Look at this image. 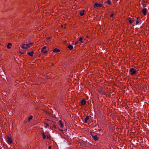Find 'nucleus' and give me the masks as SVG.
Returning <instances> with one entry per match:
<instances>
[{
  "instance_id": "f257e3e1",
  "label": "nucleus",
  "mask_w": 149,
  "mask_h": 149,
  "mask_svg": "<svg viewBox=\"0 0 149 149\" xmlns=\"http://www.w3.org/2000/svg\"><path fill=\"white\" fill-rule=\"evenodd\" d=\"M33 45V43L31 42L29 43H28L26 44H23L22 45L21 47L22 49H26L30 47Z\"/></svg>"
},
{
  "instance_id": "f03ea898",
  "label": "nucleus",
  "mask_w": 149,
  "mask_h": 149,
  "mask_svg": "<svg viewBox=\"0 0 149 149\" xmlns=\"http://www.w3.org/2000/svg\"><path fill=\"white\" fill-rule=\"evenodd\" d=\"M136 70L134 68H131L130 69L129 73L131 75H133L136 73Z\"/></svg>"
},
{
  "instance_id": "7ed1b4c3",
  "label": "nucleus",
  "mask_w": 149,
  "mask_h": 149,
  "mask_svg": "<svg viewBox=\"0 0 149 149\" xmlns=\"http://www.w3.org/2000/svg\"><path fill=\"white\" fill-rule=\"evenodd\" d=\"M46 48L47 47L46 46L43 47V48L41 49V52L44 53H47V50L46 49Z\"/></svg>"
},
{
  "instance_id": "20e7f679",
  "label": "nucleus",
  "mask_w": 149,
  "mask_h": 149,
  "mask_svg": "<svg viewBox=\"0 0 149 149\" xmlns=\"http://www.w3.org/2000/svg\"><path fill=\"white\" fill-rule=\"evenodd\" d=\"M102 6V4H99L96 3H95L94 4V8L97 7H100Z\"/></svg>"
},
{
  "instance_id": "39448f33",
  "label": "nucleus",
  "mask_w": 149,
  "mask_h": 149,
  "mask_svg": "<svg viewBox=\"0 0 149 149\" xmlns=\"http://www.w3.org/2000/svg\"><path fill=\"white\" fill-rule=\"evenodd\" d=\"M142 12L144 15H146L148 13V10L146 8H143L142 10Z\"/></svg>"
},
{
  "instance_id": "423d86ee",
  "label": "nucleus",
  "mask_w": 149,
  "mask_h": 149,
  "mask_svg": "<svg viewBox=\"0 0 149 149\" xmlns=\"http://www.w3.org/2000/svg\"><path fill=\"white\" fill-rule=\"evenodd\" d=\"M8 139V144H10L12 142V140L11 137L8 136L7 137Z\"/></svg>"
},
{
  "instance_id": "0eeeda50",
  "label": "nucleus",
  "mask_w": 149,
  "mask_h": 149,
  "mask_svg": "<svg viewBox=\"0 0 149 149\" xmlns=\"http://www.w3.org/2000/svg\"><path fill=\"white\" fill-rule=\"evenodd\" d=\"M60 51V49H57V48H55L53 50V52L52 53L53 54L55 53H58Z\"/></svg>"
},
{
  "instance_id": "6e6552de",
  "label": "nucleus",
  "mask_w": 149,
  "mask_h": 149,
  "mask_svg": "<svg viewBox=\"0 0 149 149\" xmlns=\"http://www.w3.org/2000/svg\"><path fill=\"white\" fill-rule=\"evenodd\" d=\"M92 137L94 139L95 141H97L98 139V137H97V135H95V136L92 135Z\"/></svg>"
},
{
  "instance_id": "1a4fd4ad",
  "label": "nucleus",
  "mask_w": 149,
  "mask_h": 149,
  "mask_svg": "<svg viewBox=\"0 0 149 149\" xmlns=\"http://www.w3.org/2000/svg\"><path fill=\"white\" fill-rule=\"evenodd\" d=\"M128 20L129 21V22L130 23H132L134 22V21L133 19H132L131 18L129 17L128 19Z\"/></svg>"
},
{
  "instance_id": "9d476101",
  "label": "nucleus",
  "mask_w": 149,
  "mask_h": 149,
  "mask_svg": "<svg viewBox=\"0 0 149 149\" xmlns=\"http://www.w3.org/2000/svg\"><path fill=\"white\" fill-rule=\"evenodd\" d=\"M84 10H83L80 11V15L81 16H82L84 15Z\"/></svg>"
},
{
  "instance_id": "9b49d317",
  "label": "nucleus",
  "mask_w": 149,
  "mask_h": 149,
  "mask_svg": "<svg viewBox=\"0 0 149 149\" xmlns=\"http://www.w3.org/2000/svg\"><path fill=\"white\" fill-rule=\"evenodd\" d=\"M64 126L63 124L62 123V121L61 120L59 121V126L61 128L63 127Z\"/></svg>"
},
{
  "instance_id": "f8f14e48",
  "label": "nucleus",
  "mask_w": 149,
  "mask_h": 149,
  "mask_svg": "<svg viewBox=\"0 0 149 149\" xmlns=\"http://www.w3.org/2000/svg\"><path fill=\"white\" fill-rule=\"evenodd\" d=\"M68 48L70 50H72L73 49V47L71 45H69L68 46Z\"/></svg>"
},
{
  "instance_id": "ddd939ff",
  "label": "nucleus",
  "mask_w": 149,
  "mask_h": 149,
  "mask_svg": "<svg viewBox=\"0 0 149 149\" xmlns=\"http://www.w3.org/2000/svg\"><path fill=\"white\" fill-rule=\"evenodd\" d=\"M86 103V102L84 100H82L81 102V105H84Z\"/></svg>"
},
{
  "instance_id": "4468645a",
  "label": "nucleus",
  "mask_w": 149,
  "mask_h": 149,
  "mask_svg": "<svg viewBox=\"0 0 149 149\" xmlns=\"http://www.w3.org/2000/svg\"><path fill=\"white\" fill-rule=\"evenodd\" d=\"M89 119V117L88 116H87L85 119V122L86 123H87L88 120Z\"/></svg>"
},
{
  "instance_id": "2eb2a0df",
  "label": "nucleus",
  "mask_w": 149,
  "mask_h": 149,
  "mask_svg": "<svg viewBox=\"0 0 149 149\" xmlns=\"http://www.w3.org/2000/svg\"><path fill=\"white\" fill-rule=\"evenodd\" d=\"M34 52L33 51H32L31 52H28V54L31 56H32L33 55Z\"/></svg>"
},
{
  "instance_id": "dca6fc26",
  "label": "nucleus",
  "mask_w": 149,
  "mask_h": 149,
  "mask_svg": "<svg viewBox=\"0 0 149 149\" xmlns=\"http://www.w3.org/2000/svg\"><path fill=\"white\" fill-rule=\"evenodd\" d=\"M12 44L11 43H8V44L7 47L8 49H9L10 48V46L12 45Z\"/></svg>"
},
{
  "instance_id": "f3484780",
  "label": "nucleus",
  "mask_w": 149,
  "mask_h": 149,
  "mask_svg": "<svg viewBox=\"0 0 149 149\" xmlns=\"http://www.w3.org/2000/svg\"><path fill=\"white\" fill-rule=\"evenodd\" d=\"M51 40V37H48L47 38L46 41L47 42H49Z\"/></svg>"
},
{
  "instance_id": "a211bd4d",
  "label": "nucleus",
  "mask_w": 149,
  "mask_h": 149,
  "mask_svg": "<svg viewBox=\"0 0 149 149\" xmlns=\"http://www.w3.org/2000/svg\"><path fill=\"white\" fill-rule=\"evenodd\" d=\"M33 116H31L28 119V121H30L33 118Z\"/></svg>"
},
{
  "instance_id": "6ab92c4d",
  "label": "nucleus",
  "mask_w": 149,
  "mask_h": 149,
  "mask_svg": "<svg viewBox=\"0 0 149 149\" xmlns=\"http://www.w3.org/2000/svg\"><path fill=\"white\" fill-rule=\"evenodd\" d=\"M42 134L43 136V139H45L46 138V136L44 133H42Z\"/></svg>"
},
{
  "instance_id": "aec40b11",
  "label": "nucleus",
  "mask_w": 149,
  "mask_h": 149,
  "mask_svg": "<svg viewBox=\"0 0 149 149\" xmlns=\"http://www.w3.org/2000/svg\"><path fill=\"white\" fill-rule=\"evenodd\" d=\"M140 20H139V19L137 18L136 22V24H139L140 23Z\"/></svg>"
},
{
  "instance_id": "412c9836",
  "label": "nucleus",
  "mask_w": 149,
  "mask_h": 149,
  "mask_svg": "<svg viewBox=\"0 0 149 149\" xmlns=\"http://www.w3.org/2000/svg\"><path fill=\"white\" fill-rule=\"evenodd\" d=\"M82 38L81 37H80L79 38V41H81V43H83V42L82 41Z\"/></svg>"
},
{
  "instance_id": "4be33fe9",
  "label": "nucleus",
  "mask_w": 149,
  "mask_h": 149,
  "mask_svg": "<svg viewBox=\"0 0 149 149\" xmlns=\"http://www.w3.org/2000/svg\"><path fill=\"white\" fill-rule=\"evenodd\" d=\"M107 3H108L109 4H110L111 3V1L110 0H107Z\"/></svg>"
},
{
  "instance_id": "5701e85b",
  "label": "nucleus",
  "mask_w": 149,
  "mask_h": 149,
  "mask_svg": "<svg viewBox=\"0 0 149 149\" xmlns=\"http://www.w3.org/2000/svg\"><path fill=\"white\" fill-rule=\"evenodd\" d=\"M49 126V125L47 123L45 124V127L46 128H47Z\"/></svg>"
},
{
  "instance_id": "b1692460",
  "label": "nucleus",
  "mask_w": 149,
  "mask_h": 149,
  "mask_svg": "<svg viewBox=\"0 0 149 149\" xmlns=\"http://www.w3.org/2000/svg\"><path fill=\"white\" fill-rule=\"evenodd\" d=\"M50 136L49 135H47V139H50Z\"/></svg>"
},
{
  "instance_id": "393cba45",
  "label": "nucleus",
  "mask_w": 149,
  "mask_h": 149,
  "mask_svg": "<svg viewBox=\"0 0 149 149\" xmlns=\"http://www.w3.org/2000/svg\"><path fill=\"white\" fill-rule=\"evenodd\" d=\"M113 15H114L113 14V13H112L111 15V17H113Z\"/></svg>"
},
{
  "instance_id": "a878e982",
  "label": "nucleus",
  "mask_w": 149,
  "mask_h": 149,
  "mask_svg": "<svg viewBox=\"0 0 149 149\" xmlns=\"http://www.w3.org/2000/svg\"><path fill=\"white\" fill-rule=\"evenodd\" d=\"M141 3L143 5L144 3V2L143 1H142L141 2Z\"/></svg>"
},
{
  "instance_id": "bb28decb",
  "label": "nucleus",
  "mask_w": 149,
  "mask_h": 149,
  "mask_svg": "<svg viewBox=\"0 0 149 149\" xmlns=\"http://www.w3.org/2000/svg\"><path fill=\"white\" fill-rule=\"evenodd\" d=\"M61 26V27L63 28H65V27L63 25H62Z\"/></svg>"
},
{
  "instance_id": "cd10ccee",
  "label": "nucleus",
  "mask_w": 149,
  "mask_h": 149,
  "mask_svg": "<svg viewBox=\"0 0 149 149\" xmlns=\"http://www.w3.org/2000/svg\"><path fill=\"white\" fill-rule=\"evenodd\" d=\"M77 43H78V42H75V45H77Z\"/></svg>"
},
{
  "instance_id": "c85d7f7f",
  "label": "nucleus",
  "mask_w": 149,
  "mask_h": 149,
  "mask_svg": "<svg viewBox=\"0 0 149 149\" xmlns=\"http://www.w3.org/2000/svg\"><path fill=\"white\" fill-rule=\"evenodd\" d=\"M51 148V146H49V149H50Z\"/></svg>"
}]
</instances>
